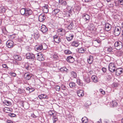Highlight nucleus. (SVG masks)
I'll return each instance as SVG.
<instances>
[{"instance_id":"obj_1","label":"nucleus","mask_w":123,"mask_h":123,"mask_svg":"<svg viewBox=\"0 0 123 123\" xmlns=\"http://www.w3.org/2000/svg\"><path fill=\"white\" fill-rule=\"evenodd\" d=\"M114 45L116 49L117 50L120 49L123 47L122 43L120 41L116 42L114 44Z\"/></svg>"},{"instance_id":"obj_2","label":"nucleus","mask_w":123,"mask_h":123,"mask_svg":"<svg viewBox=\"0 0 123 123\" xmlns=\"http://www.w3.org/2000/svg\"><path fill=\"white\" fill-rule=\"evenodd\" d=\"M121 30V28L119 26H116L114 30V34L116 36L119 35L120 33Z\"/></svg>"},{"instance_id":"obj_3","label":"nucleus","mask_w":123,"mask_h":123,"mask_svg":"<svg viewBox=\"0 0 123 123\" xmlns=\"http://www.w3.org/2000/svg\"><path fill=\"white\" fill-rule=\"evenodd\" d=\"M26 58L31 60H33L35 58V56L32 53H27L25 55Z\"/></svg>"},{"instance_id":"obj_4","label":"nucleus","mask_w":123,"mask_h":123,"mask_svg":"<svg viewBox=\"0 0 123 123\" xmlns=\"http://www.w3.org/2000/svg\"><path fill=\"white\" fill-rule=\"evenodd\" d=\"M108 68L111 72H114L115 70V67L114 63H110L109 65Z\"/></svg>"},{"instance_id":"obj_5","label":"nucleus","mask_w":123,"mask_h":123,"mask_svg":"<svg viewBox=\"0 0 123 123\" xmlns=\"http://www.w3.org/2000/svg\"><path fill=\"white\" fill-rule=\"evenodd\" d=\"M74 37V36L72 33V32L70 31L68 32V35L66 36V37L68 41H70L72 40Z\"/></svg>"},{"instance_id":"obj_6","label":"nucleus","mask_w":123,"mask_h":123,"mask_svg":"<svg viewBox=\"0 0 123 123\" xmlns=\"http://www.w3.org/2000/svg\"><path fill=\"white\" fill-rule=\"evenodd\" d=\"M53 39L55 42L57 43H59L62 40L60 37L57 35H55L54 36Z\"/></svg>"},{"instance_id":"obj_7","label":"nucleus","mask_w":123,"mask_h":123,"mask_svg":"<svg viewBox=\"0 0 123 123\" xmlns=\"http://www.w3.org/2000/svg\"><path fill=\"white\" fill-rule=\"evenodd\" d=\"M6 45L7 47L11 48L14 46V43L12 41L8 40L6 42Z\"/></svg>"},{"instance_id":"obj_8","label":"nucleus","mask_w":123,"mask_h":123,"mask_svg":"<svg viewBox=\"0 0 123 123\" xmlns=\"http://www.w3.org/2000/svg\"><path fill=\"white\" fill-rule=\"evenodd\" d=\"M86 48L84 47H81L78 49L77 52L83 54L85 52L86 50Z\"/></svg>"},{"instance_id":"obj_9","label":"nucleus","mask_w":123,"mask_h":123,"mask_svg":"<svg viewBox=\"0 0 123 123\" xmlns=\"http://www.w3.org/2000/svg\"><path fill=\"white\" fill-rule=\"evenodd\" d=\"M37 60L40 61H43L44 60L43 57V55L41 53H39L37 55Z\"/></svg>"},{"instance_id":"obj_10","label":"nucleus","mask_w":123,"mask_h":123,"mask_svg":"<svg viewBox=\"0 0 123 123\" xmlns=\"http://www.w3.org/2000/svg\"><path fill=\"white\" fill-rule=\"evenodd\" d=\"M26 13L25 17H28L30 15H31L32 13V11L30 9L27 8L26 10Z\"/></svg>"},{"instance_id":"obj_11","label":"nucleus","mask_w":123,"mask_h":123,"mask_svg":"<svg viewBox=\"0 0 123 123\" xmlns=\"http://www.w3.org/2000/svg\"><path fill=\"white\" fill-rule=\"evenodd\" d=\"M31 76L32 75L31 74H29L28 73H25L24 75V77L25 79L27 80H29Z\"/></svg>"},{"instance_id":"obj_12","label":"nucleus","mask_w":123,"mask_h":123,"mask_svg":"<svg viewBox=\"0 0 123 123\" xmlns=\"http://www.w3.org/2000/svg\"><path fill=\"white\" fill-rule=\"evenodd\" d=\"M114 30V28L111 27V25L108 23V33L112 34Z\"/></svg>"},{"instance_id":"obj_13","label":"nucleus","mask_w":123,"mask_h":123,"mask_svg":"<svg viewBox=\"0 0 123 123\" xmlns=\"http://www.w3.org/2000/svg\"><path fill=\"white\" fill-rule=\"evenodd\" d=\"M45 18L44 14H41L39 16L38 19L40 21L42 22L45 20Z\"/></svg>"},{"instance_id":"obj_14","label":"nucleus","mask_w":123,"mask_h":123,"mask_svg":"<svg viewBox=\"0 0 123 123\" xmlns=\"http://www.w3.org/2000/svg\"><path fill=\"white\" fill-rule=\"evenodd\" d=\"M67 61L69 62L72 63L74 61V59L72 56H68L66 59Z\"/></svg>"},{"instance_id":"obj_15","label":"nucleus","mask_w":123,"mask_h":123,"mask_svg":"<svg viewBox=\"0 0 123 123\" xmlns=\"http://www.w3.org/2000/svg\"><path fill=\"white\" fill-rule=\"evenodd\" d=\"M123 70L122 69L120 68L117 69L116 71V74L117 76L120 75L123 72Z\"/></svg>"},{"instance_id":"obj_16","label":"nucleus","mask_w":123,"mask_h":123,"mask_svg":"<svg viewBox=\"0 0 123 123\" xmlns=\"http://www.w3.org/2000/svg\"><path fill=\"white\" fill-rule=\"evenodd\" d=\"M38 97L39 99H48V96L45 94H43L40 95L38 96Z\"/></svg>"},{"instance_id":"obj_17","label":"nucleus","mask_w":123,"mask_h":123,"mask_svg":"<svg viewBox=\"0 0 123 123\" xmlns=\"http://www.w3.org/2000/svg\"><path fill=\"white\" fill-rule=\"evenodd\" d=\"M82 17L86 21L89 20L90 19V16L89 15L86 14H84L82 15Z\"/></svg>"},{"instance_id":"obj_18","label":"nucleus","mask_w":123,"mask_h":123,"mask_svg":"<svg viewBox=\"0 0 123 123\" xmlns=\"http://www.w3.org/2000/svg\"><path fill=\"white\" fill-rule=\"evenodd\" d=\"M84 80L86 83H88L90 82V79L88 75L87 74L84 77Z\"/></svg>"},{"instance_id":"obj_19","label":"nucleus","mask_w":123,"mask_h":123,"mask_svg":"<svg viewBox=\"0 0 123 123\" xmlns=\"http://www.w3.org/2000/svg\"><path fill=\"white\" fill-rule=\"evenodd\" d=\"M48 31V29L45 25H42L41 26V31L43 33H45Z\"/></svg>"},{"instance_id":"obj_20","label":"nucleus","mask_w":123,"mask_h":123,"mask_svg":"<svg viewBox=\"0 0 123 123\" xmlns=\"http://www.w3.org/2000/svg\"><path fill=\"white\" fill-rule=\"evenodd\" d=\"M117 102L115 101H112L111 102L110 104V106L111 107H114L117 106Z\"/></svg>"},{"instance_id":"obj_21","label":"nucleus","mask_w":123,"mask_h":123,"mask_svg":"<svg viewBox=\"0 0 123 123\" xmlns=\"http://www.w3.org/2000/svg\"><path fill=\"white\" fill-rule=\"evenodd\" d=\"M48 5H45V6L43 7V12L45 13H47L48 12Z\"/></svg>"},{"instance_id":"obj_22","label":"nucleus","mask_w":123,"mask_h":123,"mask_svg":"<svg viewBox=\"0 0 123 123\" xmlns=\"http://www.w3.org/2000/svg\"><path fill=\"white\" fill-rule=\"evenodd\" d=\"M93 59L92 56H90L87 59L88 63L89 64H91L92 62Z\"/></svg>"},{"instance_id":"obj_23","label":"nucleus","mask_w":123,"mask_h":123,"mask_svg":"<svg viewBox=\"0 0 123 123\" xmlns=\"http://www.w3.org/2000/svg\"><path fill=\"white\" fill-rule=\"evenodd\" d=\"M43 48V45H37L36 46L35 48V50H37V51L39 52Z\"/></svg>"},{"instance_id":"obj_24","label":"nucleus","mask_w":123,"mask_h":123,"mask_svg":"<svg viewBox=\"0 0 123 123\" xmlns=\"http://www.w3.org/2000/svg\"><path fill=\"white\" fill-rule=\"evenodd\" d=\"M77 92L79 97L82 96L84 95V91L82 90H79L77 91Z\"/></svg>"},{"instance_id":"obj_25","label":"nucleus","mask_w":123,"mask_h":123,"mask_svg":"<svg viewBox=\"0 0 123 123\" xmlns=\"http://www.w3.org/2000/svg\"><path fill=\"white\" fill-rule=\"evenodd\" d=\"M70 23V24L67 25L68 26L67 27V28L69 30L72 29L73 28L74 26V23L72 21Z\"/></svg>"},{"instance_id":"obj_26","label":"nucleus","mask_w":123,"mask_h":123,"mask_svg":"<svg viewBox=\"0 0 123 123\" xmlns=\"http://www.w3.org/2000/svg\"><path fill=\"white\" fill-rule=\"evenodd\" d=\"M27 8H23L21 9L20 12L21 14L22 15H23L25 16V13H26V10Z\"/></svg>"},{"instance_id":"obj_27","label":"nucleus","mask_w":123,"mask_h":123,"mask_svg":"<svg viewBox=\"0 0 123 123\" xmlns=\"http://www.w3.org/2000/svg\"><path fill=\"white\" fill-rule=\"evenodd\" d=\"M79 42L77 41H74L71 43V45L73 46L77 47L79 45Z\"/></svg>"},{"instance_id":"obj_28","label":"nucleus","mask_w":123,"mask_h":123,"mask_svg":"<svg viewBox=\"0 0 123 123\" xmlns=\"http://www.w3.org/2000/svg\"><path fill=\"white\" fill-rule=\"evenodd\" d=\"M81 7L79 5L76 6L75 7L74 10V12H79L80 10Z\"/></svg>"},{"instance_id":"obj_29","label":"nucleus","mask_w":123,"mask_h":123,"mask_svg":"<svg viewBox=\"0 0 123 123\" xmlns=\"http://www.w3.org/2000/svg\"><path fill=\"white\" fill-rule=\"evenodd\" d=\"M60 71L62 72L67 73L68 71V70L65 67H63L60 69Z\"/></svg>"},{"instance_id":"obj_30","label":"nucleus","mask_w":123,"mask_h":123,"mask_svg":"<svg viewBox=\"0 0 123 123\" xmlns=\"http://www.w3.org/2000/svg\"><path fill=\"white\" fill-rule=\"evenodd\" d=\"M59 3L62 6H65L67 5V3L66 1L63 0H59Z\"/></svg>"},{"instance_id":"obj_31","label":"nucleus","mask_w":123,"mask_h":123,"mask_svg":"<svg viewBox=\"0 0 123 123\" xmlns=\"http://www.w3.org/2000/svg\"><path fill=\"white\" fill-rule=\"evenodd\" d=\"M60 11V10L56 8L54 9L52 11V13L53 15H56L58 12H59Z\"/></svg>"},{"instance_id":"obj_32","label":"nucleus","mask_w":123,"mask_h":123,"mask_svg":"<svg viewBox=\"0 0 123 123\" xmlns=\"http://www.w3.org/2000/svg\"><path fill=\"white\" fill-rule=\"evenodd\" d=\"M92 78L93 81L94 82L96 83L98 81L97 77L95 75H93L92 76Z\"/></svg>"},{"instance_id":"obj_33","label":"nucleus","mask_w":123,"mask_h":123,"mask_svg":"<svg viewBox=\"0 0 123 123\" xmlns=\"http://www.w3.org/2000/svg\"><path fill=\"white\" fill-rule=\"evenodd\" d=\"M14 57L15 60L17 61H20L22 60L20 56L18 55H15L14 56Z\"/></svg>"},{"instance_id":"obj_34","label":"nucleus","mask_w":123,"mask_h":123,"mask_svg":"<svg viewBox=\"0 0 123 123\" xmlns=\"http://www.w3.org/2000/svg\"><path fill=\"white\" fill-rule=\"evenodd\" d=\"M24 68L26 70H29L30 68L29 64L27 63L25 64Z\"/></svg>"},{"instance_id":"obj_35","label":"nucleus","mask_w":123,"mask_h":123,"mask_svg":"<svg viewBox=\"0 0 123 123\" xmlns=\"http://www.w3.org/2000/svg\"><path fill=\"white\" fill-rule=\"evenodd\" d=\"M17 92L18 93L21 94L22 93H24L25 92V90L21 88H18L17 90Z\"/></svg>"},{"instance_id":"obj_36","label":"nucleus","mask_w":123,"mask_h":123,"mask_svg":"<svg viewBox=\"0 0 123 123\" xmlns=\"http://www.w3.org/2000/svg\"><path fill=\"white\" fill-rule=\"evenodd\" d=\"M67 9L68 11L71 13L72 12H74L73 8H72L71 6H68L67 7Z\"/></svg>"},{"instance_id":"obj_37","label":"nucleus","mask_w":123,"mask_h":123,"mask_svg":"<svg viewBox=\"0 0 123 123\" xmlns=\"http://www.w3.org/2000/svg\"><path fill=\"white\" fill-rule=\"evenodd\" d=\"M82 123H86L88 122V119L86 117H85L82 118Z\"/></svg>"},{"instance_id":"obj_38","label":"nucleus","mask_w":123,"mask_h":123,"mask_svg":"<svg viewBox=\"0 0 123 123\" xmlns=\"http://www.w3.org/2000/svg\"><path fill=\"white\" fill-rule=\"evenodd\" d=\"M70 87L72 88H75L76 85H75V83L74 82H71L69 84Z\"/></svg>"},{"instance_id":"obj_39","label":"nucleus","mask_w":123,"mask_h":123,"mask_svg":"<svg viewBox=\"0 0 123 123\" xmlns=\"http://www.w3.org/2000/svg\"><path fill=\"white\" fill-rule=\"evenodd\" d=\"M72 21H70L68 19H64V24L65 25H68V24H69L70 23V22H71Z\"/></svg>"},{"instance_id":"obj_40","label":"nucleus","mask_w":123,"mask_h":123,"mask_svg":"<svg viewBox=\"0 0 123 123\" xmlns=\"http://www.w3.org/2000/svg\"><path fill=\"white\" fill-rule=\"evenodd\" d=\"M71 76L73 78H76L77 77V74L74 71H72L71 73Z\"/></svg>"},{"instance_id":"obj_41","label":"nucleus","mask_w":123,"mask_h":123,"mask_svg":"<svg viewBox=\"0 0 123 123\" xmlns=\"http://www.w3.org/2000/svg\"><path fill=\"white\" fill-rule=\"evenodd\" d=\"M52 119L53 121V123H55L58 120L57 116H56L53 115Z\"/></svg>"},{"instance_id":"obj_42","label":"nucleus","mask_w":123,"mask_h":123,"mask_svg":"<svg viewBox=\"0 0 123 123\" xmlns=\"http://www.w3.org/2000/svg\"><path fill=\"white\" fill-rule=\"evenodd\" d=\"M77 82L80 86H82L83 85V83L79 79L77 80Z\"/></svg>"},{"instance_id":"obj_43","label":"nucleus","mask_w":123,"mask_h":123,"mask_svg":"<svg viewBox=\"0 0 123 123\" xmlns=\"http://www.w3.org/2000/svg\"><path fill=\"white\" fill-rule=\"evenodd\" d=\"M39 34L38 32H37L34 33V38L35 39H37L39 37Z\"/></svg>"},{"instance_id":"obj_44","label":"nucleus","mask_w":123,"mask_h":123,"mask_svg":"<svg viewBox=\"0 0 123 123\" xmlns=\"http://www.w3.org/2000/svg\"><path fill=\"white\" fill-rule=\"evenodd\" d=\"M64 12V14L66 15V16H64V17L65 16H66L67 17H69L70 16V14H71V12H69V11H65Z\"/></svg>"},{"instance_id":"obj_45","label":"nucleus","mask_w":123,"mask_h":123,"mask_svg":"<svg viewBox=\"0 0 123 123\" xmlns=\"http://www.w3.org/2000/svg\"><path fill=\"white\" fill-rule=\"evenodd\" d=\"M116 55L118 56H121L123 54L122 51H117L116 53Z\"/></svg>"},{"instance_id":"obj_46","label":"nucleus","mask_w":123,"mask_h":123,"mask_svg":"<svg viewBox=\"0 0 123 123\" xmlns=\"http://www.w3.org/2000/svg\"><path fill=\"white\" fill-rule=\"evenodd\" d=\"M62 12L60 10L59 12L57 13V14H56V16L59 18H61V17L62 15Z\"/></svg>"},{"instance_id":"obj_47","label":"nucleus","mask_w":123,"mask_h":123,"mask_svg":"<svg viewBox=\"0 0 123 123\" xmlns=\"http://www.w3.org/2000/svg\"><path fill=\"white\" fill-rule=\"evenodd\" d=\"M4 102L5 104L7 106L10 105H11V103L10 102L6 100Z\"/></svg>"},{"instance_id":"obj_48","label":"nucleus","mask_w":123,"mask_h":123,"mask_svg":"<svg viewBox=\"0 0 123 123\" xmlns=\"http://www.w3.org/2000/svg\"><path fill=\"white\" fill-rule=\"evenodd\" d=\"M0 11H1V12L3 13L5 12L6 10V8L4 6L0 8Z\"/></svg>"},{"instance_id":"obj_49","label":"nucleus","mask_w":123,"mask_h":123,"mask_svg":"<svg viewBox=\"0 0 123 123\" xmlns=\"http://www.w3.org/2000/svg\"><path fill=\"white\" fill-rule=\"evenodd\" d=\"M119 85V84L117 82H114L112 84V86L114 87H117Z\"/></svg>"},{"instance_id":"obj_50","label":"nucleus","mask_w":123,"mask_h":123,"mask_svg":"<svg viewBox=\"0 0 123 123\" xmlns=\"http://www.w3.org/2000/svg\"><path fill=\"white\" fill-rule=\"evenodd\" d=\"M65 53L67 55H69L71 53V52L69 50H66L64 51Z\"/></svg>"},{"instance_id":"obj_51","label":"nucleus","mask_w":123,"mask_h":123,"mask_svg":"<svg viewBox=\"0 0 123 123\" xmlns=\"http://www.w3.org/2000/svg\"><path fill=\"white\" fill-rule=\"evenodd\" d=\"M8 74L10 75L11 76L14 77L16 76V74L15 73L12 72H9Z\"/></svg>"},{"instance_id":"obj_52","label":"nucleus","mask_w":123,"mask_h":123,"mask_svg":"<svg viewBox=\"0 0 123 123\" xmlns=\"http://www.w3.org/2000/svg\"><path fill=\"white\" fill-rule=\"evenodd\" d=\"M112 49V48L111 46H110L108 48V52H111V53H113Z\"/></svg>"},{"instance_id":"obj_53","label":"nucleus","mask_w":123,"mask_h":123,"mask_svg":"<svg viewBox=\"0 0 123 123\" xmlns=\"http://www.w3.org/2000/svg\"><path fill=\"white\" fill-rule=\"evenodd\" d=\"M55 88L56 91H60V87L59 86L57 85L55 86Z\"/></svg>"},{"instance_id":"obj_54","label":"nucleus","mask_w":123,"mask_h":123,"mask_svg":"<svg viewBox=\"0 0 123 123\" xmlns=\"http://www.w3.org/2000/svg\"><path fill=\"white\" fill-rule=\"evenodd\" d=\"M8 115L9 116L12 117H15L16 116V115L13 113H9L8 114Z\"/></svg>"},{"instance_id":"obj_55","label":"nucleus","mask_w":123,"mask_h":123,"mask_svg":"<svg viewBox=\"0 0 123 123\" xmlns=\"http://www.w3.org/2000/svg\"><path fill=\"white\" fill-rule=\"evenodd\" d=\"M111 1V0H108V5H109V7H112L113 6V5L112 3H111L109 1Z\"/></svg>"},{"instance_id":"obj_56","label":"nucleus","mask_w":123,"mask_h":123,"mask_svg":"<svg viewBox=\"0 0 123 123\" xmlns=\"http://www.w3.org/2000/svg\"><path fill=\"white\" fill-rule=\"evenodd\" d=\"M53 57L55 60H56L58 58L57 55L55 54L53 55Z\"/></svg>"},{"instance_id":"obj_57","label":"nucleus","mask_w":123,"mask_h":123,"mask_svg":"<svg viewBox=\"0 0 123 123\" xmlns=\"http://www.w3.org/2000/svg\"><path fill=\"white\" fill-rule=\"evenodd\" d=\"M61 88L63 90H66V86L64 85H62L61 86Z\"/></svg>"},{"instance_id":"obj_58","label":"nucleus","mask_w":123,"mask_h":123,"mask_svg":"<svg viewBox=\"0 0 123 123\" xmlns=\"http://www.w3.org/2000/svg\"><path fill=\"white\" fill-rule=\"evenodd\" d=\"M99 92L100 93L103 94H105V91L103 90L102 89H100L99 90Z\"/></svg>"},{"instance_id":"obj_59","label":"nucleus","mask_w":123,"mask_h":123,"mask_svg":"<svg viewBox=\"0 0 123 123\" xmlns=\"http://www.w3.org/2000/svg\"><path fill=\"white\" fill-rule=\"evenodd\" d=\"M118 2L120 5H123V0H118Z\"/></svg>"},{"instance_id":"obj_60","label":"nucleus","mask_w":123,"mask_h":123,"mask_svg":"<svg viewBox=\"0 0 123 123\" xmlns=\"http://www.w3.org/2000/svg\"><path fill=\"white\" fill-rule=\"evenodd\" d=\"M54 111H50L49 112V114L51 115H53L54 114Z\"/></svg>"},{"instance_id":"obj_61","label":"nucleus","mask_w":123,"mask_h":123,"mask_svg":"<svg viewBox=\"0 0 123 123\" xmlns=\"http://www.w3.org/2000/svg\"><path fill=\"white\" fill-rule=\"evenodd\" d=\"M2 67L3 68L7 69L8 68V67L7 66L6 64H2Z\"/></svg>"},{"instance_id":"obj_62","label":"nucleus","mask_w":123,"mask_h":123,"mask_svg":"<svg viewBox=\"0 0 123 123\" xmlns=\"http://www.w3.org/2000/svg\"><path fill=\"white\" fill-rule=\"evenodd\" d=\"M102 70L103 71L104 73L107 70L106 69V68H102Z\"/></svg>"},{"instance_id":"obj_63","label":"nucleus","mask_w":123,"mask_h":123,"mask_svg":"<svg viewBox=\"0 0 123 123\" xmlns=\"http://www.w3.org/2000/svg\"><path fill=\"white\" fill-rule=\"evenodd\" d=\"M31 117L34 118H36L37 117V116L35 115L33 113L31 114Z\"/></svg>"},{"instance_id":"obj_64","label":"nucleus","mask_w":123,"mask_h":123,"mask_svg":"<svg viewBox=\"0 0 123 123\" xmlns=\"http://www.w3.org/2000/svg\"><path fill=\"white\" fill-rule=\"evenodd\" d=\"M58 31L59 32H62L64 31V30L62 29H61L58 30Z\"/></svg>"}]
</instances>
